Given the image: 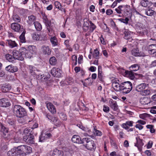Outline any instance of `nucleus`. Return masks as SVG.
Here are the masks:
<instances>
[{
    "mask_svg": "<svg viewBox=\"0 0 156 156\" xmlns=\"http://www.w3.org/2000/svg\"><path fill=\"white\" fill-rule=\"evenodd\" d=\"M13 112L14 115L17 118H23L27 115L26 109L19 105H15L14 106Z\"/></svg>",
    "mask_w": 156,
    "mask_h": 156,
    "instance_id": "obj_1",
    "label": "nucleus"
},
{
    "mask_svg": "<svg viewBox=\"0 0 156 156\" xmlns=\"http://www.w3.org/2000/svg\"><path fill=\"white\" fill-rule=\"evenodd\" d=\"M83 144L85 145L86 147L88 150L93 151L95 150L96 146L94 141L88 138H83Z\"/></svg>",
    "mask_w": 156,
    "mask_h": 156,
    "instance_id": "obj_2",
    "label": "nucleus"
},
{
    "mask_svg": "<svg viewBox=\"0 0 156 156\" xmlns=\"http://www.w3.org/2000/svg\"><path fill=\"white\" fill-rule=\"evenodd\" d=\"M135 26L137 33L140 36H144L148 34L147 30L142 23H138Z\"/></svg>",
    "mask_w": 156,
    "mask_h": 156,
    "instance_id": "obj_3",
    "label": "nucleus"
},
{
    "mask_svg": "<svg viewBox=\"0 0 156 156\" xmlns=\"http://www.w3.org/2000/svg\"><path fill=\"white\" fill-rule=\"evenodd\" d=\"M121 90L123 93L128 94L133 89V85L130 81H127L122 83Z\"/></svg>",
    "mask_w": 156,
    "mask_h": 156,
    "instance_id": "obj_4",
    "label": "nucleus"
},
{
    "mask_svg": "<svg viewBox=\"0 0 156 156\" xmlns=\"http://www.w3.org/2000/svg\"><path fill=\"white\" fill-rule=\"evenodd\" d=\"M0 131L2 132V136L4 138L8 139L10 137L8 129L2 124H0Z\"/></svg>",
    "mask_w": 156,
    "mask_h": 156,
    "instance_id": "obj_5",
    "label": "nucleus"
},
{
    "mask_svg": "<svg viewBox=\"0 0 156 156\" xmlns=\"http://www.w3.org/2000/svg\"><path fill=\"white\" fill-rule=\"evenodd\" d=\"M122 83H120L118 80H112V86L114 90L117 91L121 90Z\"/></svg>",
    "mask_w": 156,
    "mask_h": 156,
    "instance_id": "obj_6",
    "label": "nucleus"
},
{
    "mask_svg": "<svg viewBox=\"0 0 156 156\" xmlns=\"http://www.w3.org/2000/svg\"><path fill=\"white\" fill-rule=\"evenodd\" d=\"M46 117L48 119L53 122L55 126H59L61 125V122L57 117L51 115L49 114H47L46 115Z\"/></svg>",
    "mask_w": 156,
    "mask_h": 156,
    "instance_id": "obj_7",
    "label": "nucleus"
},
{
    "mask_svg": "<svg viewBox=\"0 0 156 156\" xmlns=\"http://www.w3.org/2000/svg\"><path fill=\"white\" fill-rule=\"evenodd\" d=\"M34 135L24 136L23 140L28 144H33L34 143Z\"/></svg>",
    "mask_w": 156,
    "mask_h": 156,
    "instance_id": "obj_8",
    "label": "nucleus"
},
{
    "mask_svg": "<svg viewBox=\"0 0 156 156\" xmlns=\"http://www.w3.org/2000/svg\"><path fill=\"white\" fill-rule=\"evenodd\" d=\"M145 50L151 54H153L156 52V44H153L147 46Z\"/></svg>",
    "mask_w": 156,
    "mask_h": 156,
    "instance_id": "obj_9",
    "label": "nucleus"
},
{
    "mask_svg": "<svg viewBox=\"0 0 156 156\" xmlns=\"http://www.w3.org/2000/svg\"><path fill=\"white\" fill-rule=\"evenodd\" d=\"M62 71L59 69L53 68L51 71V74L54 77H60L61 76Z\"/></svg>",
    "mask_w": 156,
    "mask_h": 156,
    "instance_id": "obj_10",
    "label": "nucleus"
},
{
    "mask_svg": "<svg viewBox=\"0 0 156 156\" xmlns=\"http://www.w3.org/2000/svg\"><path fill=\"white\" fill-rule=\"evenodd\" d=\"M51 134L50 133H42L39 136V141L41 142H44L45 140L51 138Z\"/></svg>",
    "mask_w": 156,
    "mask_h": 156,
    "instance_id": "obj_11",
    "label": "nucleus"
},
{
    "mask_svg": "<svg viewBox=\"0 0 156 156\" xmlns=\"http://www.w3.org/2000/svg\"><path fill=\"white\" fill-rule=\"evenodd\" d=\"M12 55L15 59L22 61L23 60V57L20 55V51L17 50H14L12 52Z\"/></svg>",
    "mask_w": 156,
    "mask_h": 156,
    "instance_id": "obj_12",
    "label": "nucleus"
},
{
    "mask_svg": "<svg viewBox=\"0 0 156 156\" xmlns=\"http://www.w3.org/2000/svg\"><path fill=\"white\" fill-rule=\"evenodd\" d=\"M20 55H22V56L23 57H26L27 58L30 57L31 55L29 54V51L27 50L25 48L22 47L19 49Z\"/></svg>",
    "mask_w": 156,
    "mask_h": 156,
    "instance_id": "obj_13",
    "label": "nucleus"
},
{
    "mask_svg": "<svg viewBox=\"0 0 156 156\" xmlns=\"http://www.w3.org/2000/svg\"><path fill=\"white\" fill-rule=\"evenodd\" d=\"M11 104L8 99L3 98L0 99V106L3 107H7L10 106Z\"/></svg>",
    "mask_w": 156,
    "mask_h": 156,
    "instance_id": "obj_14",
    "label": "nucleus"
},
{
    "mask_svg": "<svg viewBox=\"0 0 156 156\" xmlns=\"http://www.w3.org/2000/svg\"><path fill=\"white\" fill-rule=\"evenodd\" d=\"M136 143L135 144V146L137 147L138 150L141 151L142 150V146L144 145L143 140L140 139L139 137H136Z\"/></svg>",
    "mask_w": 156,
    "mask_h": 156,
    "instance_id": "obj_15",
    "label": "nucleus"
},
{
    "mask_svg": "<svg viewBox=\"0 0 156 156\" xmlns=\"http://www.w3.org/2000/svg\"><path fill=\"white\" fill-rule=\"evenodd\" d=\"M89 20L87 18H85L83 19V29L84 32L87 31L89 29Z\"/></svg>",
    "mask_w": 156,
    "mask_h": 156,
    "instance_id": "obj_16",
    "label": "nucleus"
},
{
    "mask_svg": "<svg viewBox=\"0 0 156 156\" xmlns=\"http://www.w3.org/2000/svg\"><path fill=\"white\" fill-rule=\"evenodd\" d=\"M37 17L36 16L33 15H31L28 17V19L27 20V23L29 25H31L34 24L36 21Z\"/></svg>",
    "mask_w": 156,
    "mask_h": 156,
    "instance_id": "obj_17",
    "label": "nucleus"
},
{
    "mask_svg": "<svg viewBox=\"0 0 156 156\" xmlns=\"http://www.w3.org/2000/svg\"><path fill=\"white\" fill-rule=\"evenodd\" d=\"M41 51L44 54L49 55H51V50L48 46L43 45L41 47Z\"/></svg>",
    "mask_w": 156,
    "mask_h": 156,
    "instance_id": "obj_18",
    "label": "nucleus"
},
{
    "mask_svg": "<svg viewBox=\"0 0 156 156\" xmlns=\"http://www.w3.org/2000/svg\"><path fill=\"white\" fill-rule=\"evenodd\" d=\"M72 141L74 143L83 144V139L81 140L80 137L76 135H74L72 138Z\"/></svg>",
    "mask_w": 156,
    "mask_h": 156,
    "instance_id": "obj_19",
    "label": "nucleus"
},
{
    "mask_svg": "<svg viewBox=\"0 0 156 156\" xmlns=\"http://www.w3.org/2000/svg\"><path fill=\"white\" fill-rule=\"evenodd\" d=\"M125 75L126 77H129L131 80H133L135 78V75L136 76L138 74L135 73L131 71H126L125 72Z\"/></svg>",
    "mask_w": 156,
    "mask_h": 156,
    "instance_id": "obj_20",
    "label": "nucleus"
},
{
    "mask_svg": "<svg viewBox=\"0 0 156 156\" xmlns=\"http://www.w3.org/2000/svg\"><path fill=\"white\" fill-rule=\"evenodd\" d=\"M63 155L64 152L62 151L55 148L53 150L51 156H63Z\"/></svg>",
    "mask_w": 156,
    "mask_h": 156,
    "instance_id": "obj_21",
    "label": "nucleus"
},
{
    "mask_svg": "<svg viewBox=\"0 0 156 156\" xmlns=\"http://www.w3.org/2000/svg\"><path fill=\"white\" fill-rule=\"evenodd\" d=\"M147 86V84L146 83H141L136 86L135 90L136 91L140 92L141 94V92L144 91V90L146 88Z\"/></svg>",
    "mask_w": 156,
    "mask_h": 156,
    "instance_id": "obj_22",
    "label": "nucleus"
},
{
    "mask_svg": "<svg viewBox=\"0 0 156 156\" xmlns=\"http://www.w3.org/2000/svg\"><path fill=\"white\" fill-rule=\"evenodd\" d=\"M47 107L48 109L53 114L56 113V110L54 105L51 103L49 102L47 103L46 104Z\"/></svg>",
    "mask_w": 156,
    "mask_h": 156,
    "instance_id": "obj_23",
    "label": "nucleus"
},
{
    "mask_svg": "<svg viewBox=\"0 0 156 156\" xmlns=\"http://www.w3.org/2000/svg\"><path fill=\"white\" fill-rule=\"evenodd\" d=\"M6 70L11 73H14L18 70V68L16 66H13L12 65H9L5 68Z\"/></svg>",
    "mask_w": 156,
    "mask_h": 156,
    "instance_id": "obj_24",
    "label": "nucleus"
},
{
    "mask_svg": "<svg viewBox=\"0 0 156 156\" xmlns=\"http://www.w3.org/2000/svg\"><path fill=\"white\" fill-rule=\"evenodd\" d=\"M11 27L13 30L16 32H19L21 29L20 25L18 23H12Z\"/></svg>",
    "mask_w": 156,
    "mask_h": 156,
    "instance_id": "obj_25",
    "label": "nucleus"
},
{
    "mask_svg": "<svg viewBox=\"0 0 156 156\" xmlns=\"http://www.w3.org/2000/svg\"><path fill=\"white\" fill-rule=\"evenodd\" d=\"M25 145H22L18 146L17 147H15L16 148V150L18 155L24 154Z\"/></svg>",
    "mask_w": 156,
    "mask_h": 156,
    "instance_id": "obj_26",
    "label": "nucleus"
},
{
    "mask_svg": "<svg viewBox=\"0 0 156 156\" xmlns=\"http://www.w3.org/2000/svg\"><path fill=\"white\" fill-rule=\"evenodd\" d=\"M131 10L129 5H125L123 14L126 16L128 17L130 16L131 15Z\"/></svg>",
    "mask_w": 156,
    "mask_h": 156,
    "instance_id": "obj_27",
    "label": "nucleus"
},
{
    "mask_svg": "<svg viewBox=\"0 0 156 156\" xmlns=\"http://www.w3.org/2000/svg\"><path fill=\"white\" fill-rule=\"evenodd\" d=\"M2 91L4 93L8 92L11 89V86L9 84H3L1 88Z\"/></svg>",
    "mask_w": 156,
    "mask_h": 156,
    "instance_id": "obj_28",
    "label": "nucleus"
},
{
    "mask_svg": "<svg viewBox=\"0 0 156 156\" xmlns=\"http://www.w3.org/2000/svg\"><path fill=\"white\" fill-rule=\"evenodd\" d=\"M29 68L30 73L34 76H36L37 75L36 72L38 71L39 70L37 69L36 67L31 65H29Z\"/></svg>",
    "mask_w": 156,
    "mask_h": 156,
    "instance_id": "obj_29",
    "label": "nucleus"
},
{
    "mask_svg": "<svg viewBox=\"0 0 156 156\" xmlns=\"http://www.w3.org/2000/svg\"><path fill=\"white\" fill-rule=\"evenodd\" d=\"M24 133L25 134H29L28 135L30 136V135H35L36 134V133H35L33 129L31 128H27L25 129L24 130Z\"/></svg>",
    "mask_w": 156,
    "mask_h": 156,
    "instance_id": "obj_30",
    "label": "nucleus"
},
{
    "mask_svg": "<svg viewBox=\"0 0 156 156\" xmlns=\"http://www.w3.org/2000/svg\"><path fill=\"white\" fill-rule=\"evenodd\" d=\"M8 156H16L18 155L16 148L14 147L11 149V150L9 151L7 153Z\"/></svg>",
    "mask_w": 156,
    "mask_h": 156,
    "instance_id": "obj_31",
    "label": "nucleus"
},
{
    "mask_svg": "<svg viewBox=\"0 0 156 156\" xmlns=\"http://www.w3.org/2000/svg\"><path fill=\"white\" fill-rule=\"evenodd\" d=\"M124 35L123 37L124 39L129 40V41H131L133 39H132V36L130 32L128 31H125L124 32Z\"/></svg>",
    "mask_w": 156,
    "mask_h": 156,
    "instance_id": "obj_32",
    "label": "nucleus"
},
{
    "mask_svg": "<svg viewBox=\"0 0 156 156\" xmlns=\"http://www.w3.org/2000/svg\"><path fill=\"white\" fill-rule=\"evenodd\" d=\"M7 122L10 126L14 129H16V121L15 120L11 119H8L7 121Z\"/></svg>",
    "mask_w": 156,
    "mask_h": 156,
    "instance_id": "obj_33",
    "label": "nucleus"
},
{
    "mask_svg": "<svg viewBox=\"0 0 156 156\" xmlns=\"http://www.w3.org/2000/svg\"><path fill=\"white\" fill-rule=\"evenodd\" d=\"M140 67V66L138 64H135L131 65L129 67V68L130 70L133 72L138 70Z\"/></svg>",
    "mask_w": 156,
    "mask_h": 156,
    "instance_id": "obj_34",
    "label": "nucleus"
},
{
    "mask_svg": "<svg viewBox=\"0 0 156 156\" xmlns=\"http://www.w3.org/2000/svg\"><path fill=\"white\" fill-rule=\"evenodd\" d=\"M6 43L11 48H13L17 46V44L14 41L11 40H7Z\"/></svg>",
    "mask_w": 156,
    "mask_h": 156,
    "instance_id": "obj_35",
    "label": "nucleus"
},
{
    "mask_svg": "<svg viewBox=\"0 0 156 156\" xmlns=\"http://www.w3.org/2000/svg\"><path fill=\"white\" fill-rule=\"evenodd\" d=\"M140 102L143 105H148L150 103L149 99L146 97H144L141 99Z\"/></svg>",
    "mask_w": 156,
    "mask_h": 156,
    "instance_id": "obj_36",
    "label": "nucleus"
},
{
    "mask_svg": "<svg viewBox=\"0 0 156 156\" xmlns=\"http://www.w3.org/2000/svg\"><path fill=\"white\" fill-rule=\"evenodd\" d=\"M124 8L125 5H120L117 8L115 9V10L118 13L121 14L123 12Z\"/></svg>",
    "mask_w": 156,
    "mask_h": 156,
    "instance_id": "obj_37",
    "label": "nucleus"
},
{
    "mask_svg": "<svg viewBox=\"0 0 156 156\" xmlns=\"http://www.w3.org/2000/svg\"><path fill=\"white\" fill-rule=\"evenodd\" d=\"M90 25H89V32L90 33H92L93 32L94 30L96 28V26L91 21H89Z\"/></svg>",
    "mask_w": 156,
    "mask_h": 156,
    "instance_id": "obj_38",
    "label": "nucleus"
},
{
    "mask_svg": "<svg viewBox=\"0 0 156 156\" xmlns=\"http://www.w3.org/2000/svg\"><path fill=\"white\" fill-rule=\"evenodd\" d=\"M5 58L9 62H13L14 61V58L13 57V55L9 54H7L5 55Z\"/></svg>",
    "mask_w": 156,
    "mask_h": 156,
    "instance_id": "obj_39",
    "label": "nucleus"
},
{
    "mask_svg": "<svg viewBox=\"0 0 156 156\" xmlns=\"http://www.w3.org/2000/svg\"><path fill=\"white\" fill-rule=\"evenodd\" d=\"M42 16L43 21L45 25L51 22V20L48 19L47 16L46 15L45 13L42 14Z\"/></svg>",
    "mask_w": 156,
    "mask_h": 156,
    "instance_id": "obj_40",
    "label": "nucleus"
},
{
    "mask_svg": "<svg viewBox=\"0 0 156 156\" xmlns=\"http://www.w3.org/2000/svg\"><path fill=\"white\" fill-rule=\"evenodd\" d=\"M26 32L23 31L19 37L20 41L21 43H23L26 42V40L25 37V34Z\"/></svg>",
    "mask_w": 156,
    "mask_h": 156,
    "instance_id": "obj_41",
    "label": "nucleus"
},
{
    "mask_svg": "<svg viewBox=\"0 0 156 156\" xmlns=\"http://www.w3.org/2000/svg\"><path fill=\"white\" fill-rule=\"evenodd\" d=\"M131 52L132 54L135 56L140 55L139 50L138 48H133Z\"/></svg>",
    "mask_w": 156,
    "mask_h": 156,
    "instance_id": "obj_42",
    "label": "nucleus"
},
{
    "mask_svg": "<svg viewBox=\"0 0 156 156\" xmlns=\"http://www.w3.org/2000/svg\"><path fill=\"white\" fill-rule=\"evenodd\" d=\"M151 93V91L150 89L144 90L141 92V94L142 96H147L150 95Z\"/></svg>",
    "mask_w": 156,
    "mask_h": 156,
    "instance_id": "obj_43",
    "label": "nucleus"
},
{
    "mask_svg": "<svg viewBox=\"0 0 156 156\" xmlns=\"http://www.w3.org/2000/svg\"><path fill=\"white\" fill-rule=\"evenodd\" d=\"M34 25L37 30L39 31L42 29L41 25L38 22L36 21L35 22Z\"/></svg>",
    "mask_w": 156,
    "mask_h": 156,
    "instance_id": "obj_44",
    "label": "nucleus"
},
{
    "mask_svg": "<svg viewBox=\"0 0 156 156\" xmlns=\"http://www.w3.org/2000/svg\"><path fill=\"white\" fill-rule=\"evenodd\" d=\"M111 108L115 111L117 110L118 108V106L117 105L116 102L114 101H111Z\"/></svg>",
    "mask_w": 156,
    "mask_h": 156,
    "instance_id": "obj_45",
    "label": "nucleus"
},
{
    "mask_svg": "<svg viewBox=\"0 0 156 156\" xmlns=\"http://www.w3.org/2000/svg\"><path fill=\"white\" fill-rule=\"evenodd\" d=\"M51 42L53 46H55L58 44L57 39L55 37H51L50 39Z\"/></svg>",
    "mask_w": 156,
    "mask_h": 156,
    "instance_id": "obj_46",
    "label": "nucleus"
},
{
    "mask_svg": "<svg viewBox=\"0 0 156 156\" xmlns=\"http://www.w3.org/2000/svg\"><path fill=\"white\" fill-rule=\"evenodd\" d=\"M99 52L96 49L94 50V52L93 54V57L94 58L98 59L99 58Z\"/></svg>",
    "mask_w": 156,
    "mask_h": 156,
    "instance_id": "obj_47",
    "label": "nucleus"
},
{
    "mask_svg": "<svg viewBox=\"0 0 156 156\" xmlns=\"http://www.w3.org/2000/svg\"><path fill=\"white\" fill-rule=\"evenodd\" d=\"M25 149L24 154H28L32 152V148L30 147L27 145H25Z\"/></svg>",
    "mask_w": 156,
    "mask_h": 156,
    "instance_id": "obj_48",
    "label": "nucleus"
},
{
    "mask_svg": "<svg viewBox=\"0 0 156 156\" xmlns=\"http://www.w3.org/2000/svg\"><path fill=\"white\" fill-rule=\"evenodd\" d=\"M47 30L49 33L51 32L53 30V26L51 25V23H48L45 25Z\"/></svg>",
    "mask_w": 156,
    "mask_h": 156,
    "instance_id": "obj_49",
    "label": "nucleus"
},
{
    "mask_svg": "<svg viewBox=\"0 0 156 156\" xmlns=\"http://www.w3.org/2000/svg\"><path fill=\"white\" fill-rule=\"evenodd\" d=\"M49 62L51 65H55L57 62V59L55 57H52L50 59Z\"/></svg>",
    "mask_w": 156,
    "mask_h": 156,
    "instance_id": "obj_50",
    "label": "nucleus"
},
{
    "mask_svg": "<svg viewBox=\"0 0 156 156\" xmlns=\"http://www.w3.org/2000/svg\"><path fill=\"white\" fill-rule=\"evenodd\" d=\"M54 5L56 8L59 10H62V6L61 3L58 1H55L54 2Z\"/></svg>",
    "mask_w": 156,
    "mask_h": 156,
    "instance_id": "obj_51",
    "label": "nucleus"
},
{
    "mask_svg": "<svg viewBox=\"0 0 156 156\" xmlns=\"http://www.w3.org/2000/svg\"><path fill=\"white\" fill-rule=\"evenodd\" d=\"M147 129H150V131L151 133H153L155 132V130L154 128V125H148L146 126Z\"/></svg>",
    "mask_w": 156,
    "mask_h": 156,
    "instance_id": "obj_52",
    "label": "nucleus"
},
{
    "mask_svg": "<svg viewBox=\"0 0 156 156\" xmlns=\"http://www.w3.org/2000/svg\"><path fill=\"white\" fill-rule=\"evenodd\" d=\"M13 19L17 23L20 22L21 21L20 17L17 15H13Z\"/></svg>",
    "mask_w": 156,
    "mask_h": 156,
    "instance_id": "obj_53",
    "label": "nucleus"
},
{
    "mask_svg": "<svg viewBox=\"0 0 156 156\" xmlns=\"http://www.w3.org/2000/svg\"><path fill=\"white\" fill-rule=\"evenodd\" d=\"M32 37L33 39L36 41H39L40 39V35L36 33H34L32 34Z\"/></svg>",
    "mask_w": 156,
    "mask_h": 156,
    "instance_id": "obj_54",
    "label": "nucleus"
},
{
    "mask_svg": "<svg viewBox=\"0 0 156 156\" xmlns=\"http://www.w3.org/2000/svg\"><path fill=\"white\" fill-rule=\"evenodd\" d=\"M154 13V11L151 9H149L147 11H146V14L149 16H152L153 15Z\"/></svg>",
    "mask_w": 156,
    "mask_h": 156,
    "instance_id": "obj_55",
    "label": "nucleus"
},
{
    "mask_svg": "<svg viewBox=\"0 0 156 156\" xmlns=\"http://www.w3.org/2000/svg\"><path fill=\"white\" fill-rule=\"evenodd\" d=\"M94 131H93L94 134L97 136H101L102 135L101 132L97 129H95V128L94 127Z\"/></svg>",
    "mask_w": 156,
    "mask_h": 156,
    "instance_id": "obj_56",
    "label": "nucleus"
},
{
    "mask_svg": "<svg viewBox=\"0 0 156 156\" xmlns=\"http://www.w3.org/2000/svg\"><path fill=\"white\" fill-rule=\"evenodd\" d=\"M30 51H29V54L30 55V53L33 54L35 53V47L34 46H31L30 48Z\"/></svg>",
    "mask_w": 156,
    "mask_h": 156,
    "instance_id": "obj_57",
    "label": "nucleus"
},
{
    "mask_svg": "<svg viewBox=\"0 0 156 156\" xmlns=\"http://www.w3.org/2000/svg\"><path fill=\"white\" fill-rule=\"evenodd\" d=\"M69 42V40H66L65 41L64 44L66 46V47L68 49H69V51H72V49L70 48Z\"/></svg>",
    "mask_w": 156,
    "mask_h": 156,
    "instance_id": "obj_58",
    "label": "nucleus"
},
{
    "mask_svg": "<svg viewBox=\"0 0 156 156\" xmlns=\"http://www.w3.org/2000/svg\"><path fill=\"white\" fill-rule=\"evenodd\" d=\"M98 77L99 80L101 82H103L104 81V77L102 73H98Z\"/></svg>",
    "mask_w": 156,
    "mask_h": 156,
    "instance_id": "obj_59",
    "label": "nucleus"
},
{
    "mask_svg": "<svg viewBox=\"0 0 156 156\" xmlns=\"http://www.w3.org/2000/svg\"><path fill=\"white\" fill-rule=\"evenodd\" d=\"M119 20L120 22H122L126 24H127L129 20L127 17H126L125 19L122 18L119 19Z\"/></svg>",
    "mask_w": 156,
    "mask_h": 156,
    "instance_id": "obj_60",
    "label": "nucleus"
},
{
    "mask_svg": "<svg viewBox=\"0 0 156 156\" xmlns=\"http://www.w3.org/2000/svg\"><path fill=\"white\" fill-rule=\"evenodd\" d=\"M149 115L147 113H145L144 114H140L139 115V117L141 119H145L146 118L148 117L149 116Z\"/></svg>",
    "mask_w": 156,
    "mask_h": 156,
    "instance_id": "obj_61",
    "label": "nucleus"
},
{
    "mask_svg": "<svg viewBox=\"0 0 156 156\" xmlns=\"http://www.w3.org/2000/svg\"><path fill=\"white\" fill-rule=\"evenodd\" d=\"M60 118L62 120H65L67 119V117L66 114L61 113L59 115Z\"/></svg>",
    "mask_w": 156,
    "mask_h": 156,
    "instance_id": "obj_62",
    "label": "nucleus"
},
{
    "mask_svg": "<svg viewBox=\"0 0 156 156\" xmlns=\"http://www.w3.org/2000/svg\"><path fill=\"white\" fill-rule=\"evenodd\" d=\"M147 2H148V1L141 0L140 2V5L143 7H146L148 6L147 4Z\"/></svg>",
    "mask_w": 156,
    "mask_h": 156,
    "instance_id": "obj_63",
    "label": "nucleus"
},
{
    "mask_svg": "<svg viewBox=\"0 0 156 156\" xmlns=\"http://www.w3.org/2000/svg\"><path fill=\"white\" fill-rule=\"evenodd\" d=\"M133 121H128L126 122L124 124H126L128 126H133Z\"/></svg>",
    "mask_w": 156,
    "mask_h": 156,
    "instance_id": "obj_64",
    "label": "nucleus"
}]
</instances>
